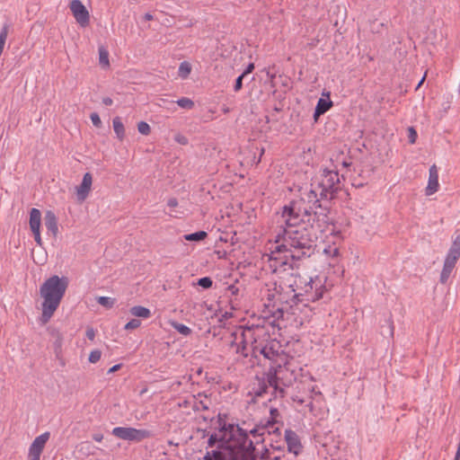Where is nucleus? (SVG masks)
I'll use <instances>...</instances> for the list:
<instances>
[{
    "mask_svg": "<svg viewBox=\"0 0 460 460\" xmlns=\"http://www.w3.org/2000/svg\"><path fill=\"white\" fill-rule=\"evenodd\" d=\"M261 441L267 442L270 449L274 451H283L285 448V442L281 438V432L279 428L268 430L266 438H262Z\"/></svg>",
    "mask_w": 460,
    "mask_h": 460,
    "instance_id": "2eb2a0df",
    "label": "nucleus"
},
{
    "mask_svg": "<svg viewBox=\"0 0 460 460\" xmlns=\"http://www.w3.org/2000/svg\"><path fill=\"white\" fill-rule=\"evenodd\" d=\"M265 256L268 257L269 267L274 273L293 270L295 262L299 261L296 258H292L291 252H288L286 248L280 247V243H276L274 248L270 249V253Z\"/></svg>",
    "mask_w": 460,
    "mask_h": 460,
    "instance_id": "6e6552de",
    "label": "nucleus"
},
{
    "mask_svg": "<svg viewBox=\"0 0 460 460\" xmlns=\"http://www.w3.org/2000/svg\"><path fill=\"white\" fill-rule=\"evenodd\" d=\"M349 165H350V163H349V162H347V161H343V162H342V166H344V167H348V166H349Z\"/></svg>",
    "mask_w": 460,
    "mask_h": 460,
    "instance_id": "13d9d810",
    "label": "nucleus"
},
{
    "mask_svg": "<svg viewBox=\"0 0 460 460\" xmlns=\"http://www.w3.org/2000/svg\"><path fill=\"white\" fill-rule=\"evenodd\" d=\"M122 365L121 364H116L114 365L113 367H111L109 370H108V374H112V373H115L116 371L119 370L121 368Z\"/></svg>",
    "mask_w": 460,
    "mask_h": 460,
    "instance_id": "603ef678",
    "label": "nucleus"
},
{
    "mask_svg": "<svg viewBox=\"0 0 460 460\" xmlns=\"http://www.w3.org/2000/svg\"><path fill=\"white\" fill-rule=\"evenodd\" d=\"M141 324L140 320L138 319H131L129 322H128L124 327L125 330H135L138 328Z\"/></svg>",
    "mask_w": 460,
    "mask_h": 460,
    "instance_id": "4c0bfd02",
    "label": "nucleus"
},
{
    "mask_svg": "<svg viewBox=\"0 0 460 460\" xmlns=\"http://www.w3.org/2000/svg\"><path fill=\"white\" fill-rule=\"evenodd\" d=\"M231 337H233L231 347H235V352L246 358L248 357L247 344L251 343L253 349V345L258 342V340H261L262 337H269V333L263 326H240L231 333Z\"/></svg>",
    "mask_w": 460,
    "mask_h": 460,
    "instance_id": "423d86ee",
    "label": "nucleus"
},
{
    "mask_svg": "<svg viewBox=\"0 0 460 460\" xmlns=\"http://www.w3.org/2000/svg\"><path fill=\"white\" fill-rule=\"evenodd\" d=\"M85 334L90 341H93L95 338V331L93 328L87 329Z\"/></svg>",
    "mask_w": 460,
    "mask_h": 460,
    "instance_id": "a18cd8bd",
    "label": "nucleus"
},
{
    "mask_svg": "<svg viewBox=\"0 0 460 460\" xmlns=\"http://www.w3.org/2000/svg\"><path fill=\"white\" fill-rule=\"evenodd\" d=\"M229 289L232 291L233 294H234L238 290L234 286H230Z\"/></svg>",
    "mask_w": 460,
    "mask_h": 460,
    "instance_id": "4d7b16f0",
    "label": "nucleus"
},
{
    "mask_svg": "<svg viewBox=\"0 0 460 460\" xmlns=\"http://www.w3.org/2000/svg\"><path fill=\"white\" fill-rule=\"evenodd\" d=\"M49 335L52 339L53 343V350L56 356V358L59 360L61 366H65V360L63 358V334L59 332V330L56 328H49L48 329Z\"/></svg>",
    "mask_w": 460,
    "mask_h": 460,
    "instance_id": "4468645a",
    "label": "nucleus"
},
{
    "mask_svg": "<svg viewBox=\"0 0 460 460\" xmlns=\"http://www.w3.org/2000/svg\"><path fill=\"white\" fill-rule=\"evenodd\" d=\"M270 429L268 425H263L261 427H256L250 431V434L253 437L254 441L250 439L253 443L254 447V456L252 457L255 460L257 457L261 459L270 458V452L268 446L263 445L262 438H265L263 436L267 433Z\"/></svg>",
    "mask_w": 460,
    "mask_h": 460,
    "instance_id": "1a4fd4ad",
    "label": "nucleus"
},
{
    "mask_svg": "<svg viewBox=\"0 0 460 460\" xmlns=\"http://www.w3.org/2000/svg\"><path fill=\"white\" fill-rule=\"evenodd\" d=\"M100 63L103 66H109V56L105 49H100Z\"/></svg>",
    "mask_w": 460,
    "mask_h": 460,
    "instance_id": "58836bf2",
    "label": "nucleus"
},
{
    "mask_svg": "<svg viewBox=\"0 0 460 460\" xmlns=\"http://www.w3.org/2000/svg\"><path fill=\"white\" fill-rule=\"evenodd\" d=\"M417 138V132L416 130L411 127L409 128V142L411 144H414Z\"/></svg>",
    "mask_w": 460,
    "mask_h": 460,
    "instance_id": "79ce46f5",
    "label": "nucleus"
},
{
    "mask_svg": "<svg viewBox=\"0 0 460 460\" xmlns=\"http://www.w3.org/2000/svg\"><path fill=\"white\" fill-rule=\"evenodd\" d=\"M460 258V234L456 236L446 256L447 261L456 263Z\"/></svg>",
    "mask_w": 460,
    "mask_h": 460,
    "instance_id": "aec40b11",
    "label": "nucleus"
},
{
    "mask_svg": "<svg viewBox=\"0 0 460 460\" xmlns=\"http://www.w3.org/2000/svg\"><path fill=\"white\" fill-rule=\"evenodd\" d=\"M315 394H319V395H321V394H321V392H319V391H318V392H316Z\"/></svg>",
    "mask_w": 460,
    "mask_h": 460,
    "instance_id": "0e129e2a",
    "label": "nucleus"
},
{
    "mask_svg": "<svg viewBox=\"0 0 460 460\" xmlns=\"http://www.w3.org/2000/svg\"><path fill=\"white\" fill-rule=\"evenodd\" d=\"M438 171L435 164L430 166L429 171V181L426 187L425 193L427 196H430L438 190Z\"/></svg>",
    "mask_w": 460,
    "mask_h": 460,
    "instance_id": "a211bd4d",
    "label": "nucleus"
},
{
    "mask_svg": "<svg viewBox=\"0 0 460 460\" xmlns=\"http://www.w3.org/2000/svg\"><path fill=\"white\" fill-rule=\"evenodd\" d=\"M213 281L209 277H203L198 280V285L205 289L212 287Z\"/></svg>",
    "mask_w": 460,
    "mask_h": 460,
    "instance_id": "c9c22d12",
    "label": "nucleus"
},
{
    "mask_svg": "<svg viewBox=\"0 0 460 460\" xmlns=\"http://www.w3.org/2000/svg\"><path fill=\"white\" fill-rule=\"evenodd\" d=\"M325 276L311 277L298 272L291 273L288 279V287L293 293V298L297 302L314 303L323 297L327 291Z\"/></svg>",
    "mask_w": 460,
    "mask_h": 460,
    "instance_id": "20e7f679",
    "label": "nucleus"
},
{
    "mask_svg": "<svg viewBox=\"0 0 460 460\" xmlns=\"http://www.w3.org/2000/svg\"><path fill=\"white\" fill-rule=\"evenodd\" d=\"M423 81H424V77L420 81L418 87L422 84Z\"/></svg>",
    "mask_w": 460,
    "mask_h": 460,
    "instance_id": "680f3d73",
    "label": "nucleus"
},
{
    "mask_svg": "<svg viewBox=\"0 0 460 460\" xmlns=\"http://www.w3.org/2000/svg\"><path fill=\"white\" fill-rule=\"evenodd\" d=\"M130 314L136 317H141L144 319H147L151 316L150 310L141 305H135L131 307Z\"/></svg>",
    "mask_w": 460,
    "mask_h": 460,
    "instance_id": "cd10ccee",
    "label": "nucleus"
},
{
    "mask_svg": "<svg viewBox=\"0 0 460 460\" xmlns=\"http://www.w3.org/2000/svg\"><path fill=\"white\" fill-rule=\"evenodd\" d=\"M281 218L286 225L305 226L316 236L328 230L330 218L324 207H309L305 199H295L283 207Z\"/></svg>",
    "mask_w": 460,
    "mask_h": 460,
    "instance_id": "f03ea898",
    "label": "nucleus"
},
{
    "mask_svg": "<svg viewBox=\"0 0 460 460\" xmlns=\"http://www.w3.org/2000/svg\"><path fill=\"white\" fill-rule=\"evenodd\" d=\"M111 433L118 438L132 442H140L153 437V433L148 429H138L132 427H116Z\"/></svg>",
    "mask_w": 460,
    "mask_h": 460,
    "instance_id": "9d476101",
    "label": "nucleus"
},
{
    "mask_svg": "<svg viewBox=\"0 0 460 460\" xmlns=\"http://www.w3.org/2000/svg\"><path fill=\"white\" fill-rule=\"evenodd\" d=\"M190 71H191V66H190V63H188L187 61H183L180 64L179 75L181 78H187L188 75H190Z\"/></svg>",
    "mask_w": 460,
    "mask_h": 460,
    "instance_id": "7c9ffc66",
    "label": "nucleus"
},
{
    "mask_svg": "<svg viewBox=\"0 0 460 460\" xmlns=\"http://www.w3.org/2000/svg\"><path fill=\"white\" fill-rule=\"evenodd\" d=\"M30 228L31 231L40 230L41 224V213L38 208H31L30 211Z\"/></svg>",
    "mask_w": 460,
    "mask_h": 460,
    "instance_id": "b1692460",
    "label": "nucleus"
},
{
    "mask_svg": "<svg viewBox=\"0 0 460 460\" xmlns=\"http://www.w3.org/2000/svg\"><path fill=\"white\" fill-rule=\"evenodd\" d=\"M456 263L451 262L449 261L445 260L444 266L440 274V282L446 283L454 270Z\"/></svg>",
    "mask_w": 460,
    "mask_h": 460,
    "instance_id": "bb28decb",
    "label": "nucleus"
},
{
    "mask_svg": "<svg viewBox=\"0 0 460 460\" xmlns=\"http://www.w3.org/2000/svg\"><path fill=\"white\" fill-rule=\"evenodd\" d=\"M280 233L276 236L275 243H280V247L291 252L292 258L299 261L309 258L314 253L316 242L319 238L314 231H309L305 226L286 225L281 219Z\"/></svg>",
    "mask_w": 460,
    "mask_h": 460,
    "instance_id": "7ed1b4c3",
    "label": "nucleus"
},
{
    "mask_svg": "<svg viewBox=\"0 0 460 460\" xmlns=\"http://www.w3.org/2000/svg\"><path fill=\"white\" fill-rule=\"evenodd\" d=\"M112 126L117 137L123 140L125 137V128L119 117H115L112 119Z\"/></svg>",
    "mask_w": 460,
    "mask_h": 460,
    "instance_id": "a878e982",
    "label": "nucleus"
},
{
    "mask_svg": "<svg viewBox=\"0 0 460 460\" xmlns=\"http://www.w3.org/2000/svg\"><path fill=\"white\" fill-rule=\"evenodd\" d=\"M143 19H144L145 21H151V20H153V19H154V16H153L151 13H146L144 15Z\"/></svg>",
    "mask_w": 460,
    "mask_h": 460,
    "instance_id": "6e6d98bb",
    "label": "nucleus"
},
{
    "mask_svg": "<svg viewBox=\"0 0 460 460\" xmlns=\"http://www.w3.org/2000/svg\"><path fill=\"white\" fill-rule=\"evenodd\" d=\"M102 103H103L104 105H106V106H111V105H112L113 101H112V99H111V98H110V97H104V98L102 99Z\"/></svg>",
    "mask_w": 460,
    "mask_h": 460,
    "instance_id": "5fc2aeb1",
    "label": "nucleus"
},
{
    "mask_svg": "<svg viewBox=\"0 0 460 460\" xmlns=\"http://www.w3.org/2000/svg\"><path fill=\"white\" fill-rule=\"evenodd\" d=\"M84 446H86V447H87V448H89V447H90V444H89L88 442L83 443V447H84Z\"/></svg>",
    "mask_w": 460,
    "mask_h": 460,
    "instance_id": "052dcab7",
    "label": "nucleus"
},
{
    "mask_svg": "<svg viewBox=\"0 0 460 460\" xmlns=\"http://www.w3.org/2000/svg\"><path fill=\"white\" fill-rule=\"evenodd\" d=\"M101 357H102V351L100 349H94V350L91 351L88 360L90 363L94 364V363H97L101 359Z\"/></svg>",
    "mask_w": 460,
    "mask_h": 460,
    "instance_id": "e433bc0d",
    "label": "nucleus"
},
{
    "mask_svg": "<svg viewBox=\"0 0 460 460\" xmlns=\"http://www.w3.org/2000/svg\"><path fill=\"white\" fill-rule=\"evenodd\" d=\"M267 339L270 338L266 337ZM253 354L257 353L263 355V357L272 362H277L279 357H280L282 350L280 343L276 340H266V343L262 344L258 340V342L253 345Z\"/></svg>",
    "mask_w": 460,
    "mask_h": 460,
    "instance_id": "9b49d317",
    "label": "nucleus"
},
{
    "mask_svg": "<svg viewBox=\"0 0 460 460\" xmlns=\"http://www.w3.org/2000/svg\"><path fill=\"white\" fill-rule=\"evenodd\" d=\"M332 106V102L328 99L320 98L314 109V117L316 119L319 116L324 114Z\"/></svg>",
    "mask_w": 460,
    "mask_h": 460,
    "instance_id": "5701e85b",
    "label": "nucleus"
},
{
    "mask_svg": "<svg viewBox=\"0 0 460 460\" xmlns=\"http://www.w3.org/2000/svg\"><path fill=\"white\" fill-rule=\"evenodd\" d=\"M299 199H305V204L309 207H323L321 205V199L319 196V190H316L315 184L314 182L311 183V190L307 192L303 193V196Z\"/></svg>",
    "mask_w": 460,
    "mask_h": 460,
    "instance_id": "6ab92c4d",
    "label": "nucleus"
},
{
    "mask_svg": "<svg viewBox=\"0 0 460 460\" xmlns=\"http://www.w3.org/2000/svg\"><path fill=\"white\" fill-rule=\"evenodd\" d=\"M224 112H228V109H224Z\"/></svg>",
    "mask_w": 460,
    "mask_h": 460,
    "instance_id": "e2e57ef3",
    "label": "nucleus"
},
{
    "mask_svg": "<svg viewBox=\"0 0 460 460\" xmlns=\"http://www.w3.org/2000/svg\"><path fill=\"white\" fill-rule=\"evenodd\" d=\"M270 417L267 420L266 425H268L270 429H275L274 424L277 423V418L279 416V412L277 408H270Z\"/></svg>",
    "mask_w": 460,
    "mask_h": 460,
    "instance_id": "c756f323",
    "label": "nucleus"
},
{
    "mask_svg": "<svg viewBox=\"0 0 460 460\" xmlns=\"http://www.w3.org/2000/svg\"><path fill=\"white\" fill-rule=\"evenodd\" d=\"M31 232H32V234L34 235V240L37 243V244L41 245L42 244V240H41V236H40V230H34V231H31Z\"/></svg>",
    "mask_w": 460,
    "mask_h": 460,
    "instance_id": "c03bdc74",
    "label": "nucleus"
},
{
    "mask_svg": "<svg viewBox=\"0 0 460 460\" xmlns=\"http://www.w3.org/2000/svg\"><path fill=\"white\" fill-rule=\"evenodd\" d=\"M284 442L288 447V452L293 453L295 456H298L301 453L302 445L299 437L294 430L286 429Z\"/></svg>",
    "mask_w": 460,
    "mask_h": 460,
    "instance_id": "dca6fc26",
    "label": "nucleus"
},
{
    "mask_svg": "<svg viewBox=\"0 0 460 460\" xmlns=\"http://www.w3.org/2000/svg\"><path fill=\"white\" fill-rule=\"evenodd\" d=\"M69 6L75 21L83 27L88 25L90 16L83 3L80 0H72Z\"/></svg>",
    "mask_w": 460,
    "mask_h": 460,
    "instance_id": "ddd939ff",
    "label": "nucleus"
},
{
    "mask_svg": "<svg viewBox=\"0 0 460 460\" xmlns=\"http://www.w3.org/2000/svg\"><path fill=\"white\" fill-rule=\"evenodd\" d=\"M308 406L310 407V411H312L314 410V405H313V403H312V402H310V403L308 404Z\"/></svg>",
    "mask_w": 460,
    "mask_h": 460,
    "instance_id": "bf43d9fd",
    "label": "nucleus"
},
{
    "mask_svg": "<svg viewBox=\"0 0 460 460\" xmlns=\"http://www.w3.org/2000/svg\"><path fill=\"white\" fill-rule=\"evenodd\" d=\"M195 408L197 410H204V411H206V410H208L209 407H208V405L207 403H205L202 401H200V402L196 403Z\"/></svg>",
    "mask_w": 460,
    "mask_h": 460,
    "instance_id": "49530a36",
    "label": "nucleus"
},
{
    "mask_svg": "<svg viewBox=\"0 0 460 460\" xmlns=\"http://www.w3.org/2000/svg\"><path fill=\"white\" fill-rule=\"evenodd\" d=\"M167 206L170 208H175L178 206V200L176 198H171L167 201Z\"/></svg>",
    "mask_w": 460,
    "mask_h": 460,
    "instance_id": "09e8293b",
    "label": "nucleus"
},
{
    "mask_svg": "<svg viewBox=\"0 0 460 460\" xmlns=\"http://www.w3.org/2000/svg\"><path fill=\"white\" fill-rule=\"evenodd\" d=\"M253 69H254V64L250 63L242 74L246 76L248 74L252 73L253 71Z\"/></svg>",
    "mask_w": 460,
    "mask_h": 460,
    "instance_id": "8fccbe9b",
    "label": "nucleus"
},
{
    "mask_svg": "<svg viewBox=\"0 0 460 460\" xmlns=\"http://www.w3.org/2000/svg\"><path fill=\"white\" fill-rule=\"evenodd\" d=\"M268 291H269V293H268V300L269 301H274L276 299L277 296H280L279 290L277 289V286L276 285H275V288H274V291L275 292L270 293V289Z\"/></svg>",
    "mask_w": 460,
    "mask_h": 460,
    "instance_id": "37998d69",
    "label": "nucleus"
},
{
    "mask_svg": "<svg viewBox=\"0 0 460 460\" xmlns=\"http://www.w3.org/2000/svg\"><path fill=\"white\" fill-rule=\"evenodd\" d=\"M245 77L244 75L241 74L235 80V84L234 85V91L239 92L243 87V79Z\"/></svg>",
    "mask_w": 460,
    "mask_h": 460,
    "instance_id": "ea45409f",
    "label": "nucleus"
},
{
    "mask_svg": "<svg viewBox=\"0 0 460 460\" xmlns=\"http://www.w3.org/2000/svg\"><path fill=\"white\" fill-rule=\"evenodd\" d=\"M208 236L207 232L198 231L195 233L185 234L183 237L186 241L190 242H199L204 240Z\"/></svg>",
    "mask_w": 460,
    "mask_h": 460,
    "instance_id": "c85d7f7f",
    "label": "nucleus"
},
{
    "mask_svg": "<svg viewBox=\"0 0 460 460\" xmlns=\"http://www.w3.org/2000/svg\"><path fill=\"white\" fill-rule=\"evenodd\" d=\"M90 119H91L93 126H95L96 128L102 127V120L100 119V116L96 112L92 113L90 115Z\"/></svg>",
    "mask_w": 460,
    "mask_h": 460,
    "instance_id": "a19ab883",
    "label": "nucleus"
},
{
    "mask_svg": "<svg viewBox=\"0 0 460 460\" xmlns=\"http://www.w3.org/2000/svg\"><path fill=\"white\" fill-rule=\"evenodd\" d=\"M181 108L191 110L194 107V102L187 97H182L175 102Z\"/></svg>",
    "mask_w": 460,
    "mask_h": 460,
    "instance_id": "2f4dec72",
    "label": "nucleus"
},
{
    "mask_svg": "<svg viewBox=\"0 0 460 460\" xmlns=\"http://www.w3.org/2000/svg\"><path fill=\"white\" fill-rule=\"evenodd\" d=\"M137 130L140 134H142L144 136H148L151 132V128L148 125V123H146L145 121H140L137 124Z\"/></svg>",
    "mask_w": 460,
    "mask_h": 460,
    "instance_id": "f704fd0d",
    "label": "nucleus"
},
{
    "mask_svg": "<svg viewBox=\"0 0 460 460\" xmlns=\"http://www.w3.org/2000/svg\"><path fill=\"white\" fill-rule=\"evenodd\" d=\"M173 328L181 334L189 336L191 333V329L185 324L175 323L172 324Z\"/></svg>",
    "mask_w": 460,
    "mask_h": 460,
    "instance_id": "72a5a7b5",
    "label": "nucleus"
},
{
    "mask_svg": "<svg viewBox=\"0 0 460 460\" xmlns=\"http://www.w3.org/2000/svg\"><path fill=\"white\" fill-rule=\"evenodd\" d=\"M67 287V278L57 275L49 278L40 286V293L43 298L41 320L44 323L50 320L59 306Z\"/></svg>",
    "mask_w": 460,
    "mask_h": 460,
    "instance_id": "39448f33",
    "label": "nucleus"
},
{
    "mask_svg": "<svg viewBox=\"0 0 460 460\" xmlns=\"http://www.w3.org/2000/svg\"><path fill=\"white\" fill-rule=\"evenodd\" d=\"M175 140L181 144V145H186L188 144V139L184 137V136H181V135H178L175 137Z\"/></svg>",
    "mask_w": 460,
    "mask_h": 460,
    "instance_id": "de8ad7c7",
    "label": "nucleus"
},
{
    "mask_svg": "<svg viewBox=\"0 0 460 460\" xmlns=\"http://www.w3.org/2000/svg\"><path fill=\"white\" fill-rule=\"evenodd\" d=\"M313 182L315 184L316 190H319V196L324 200L334 199L335 194L342 187L338 172L327 168L322 169Z\"/></svg>",
    "mask_w": 460,
    "mask_h": 460,
    "instance_id": "0eeeda50",
    "label": "nucleus"
},
{
    "mask_svg": "<svg viewBox=\"0 0 460 460\" xmlns=\"http://www.w3.org/2000/svg\"><path fill=\"white\" fill-rule=\"evenodd\" d=\"M268 384L273 389L275 397H277L278 395H279L280 397L284 396L285 389L279 386V377L277 370H275L274 373H269Z\"/></svg>",
    "mask_w": 460,
    "mask_h": 460,
    "instance_id": "4be33fe9",
    "label": "nucleus"
},
{
    "mask_svg": "<svg viewBox=\"0 0 460 460\" xmlns=\"http://www.w3.org/2000/svg\"><path fill=\"white\" fill-rule=\"evenodd\" d=\"M97 302L106 308H111L115 304V299L109 296H99Z\"/></svg>",
    "mask_w": 460,
    "mask_h": 460,
    "instance_id": "473e14b6",
    "label": "nucleus"
},
{
    "mask_svg": "<svg viewBox=\"0 0 460 460\" xmlns=\"http://www.w3.org/2000/svg\"><path fill=\"white\" fill-rule=\"evenodd\" d=\"M205 460H233L229 450L208 452L204 456Z\"/></svg>",
    "mask_w": 460,
    "mask_h": 460,
    "instance_id": "393cba45",
    "label": "nucleus"
},
{
    "mask_svg": "<svg viewBox=\"0 0 460 460\" xmlns=\"http://www.w3.org/2000/svg\"><path fill=\"white\" fill-rule=\"evenodd\" d=\"M220 435L211 434L208 439L209 452L229 450L233 460H253L254 447L248 433L238 425L224 424L219 429Z\"/></svg>",
    "mask_w": 460,
    "mask_h": 460,
    "instance_id": "f257e3e1",
    "label": "nucleus"
},
{
    "mask_svg": "<svg viewBox=\"0 0 460 460\" xmlns=\"http://www.w3.org/2000/svg\"><path fill=\"white\" fill-rule=\"evenodd\" d=\"M93 439L96 442H101L103 439V435L101 433H94L93 435Z\"/></svg>",
    "mask_w": 460,
    "mask_h": 460,
    "instance_id": "864d4df0",
    "label": "nucleus"
},
{
    "mask_svg": "<svg viewBox=\"0 0 460 460\" xmlns=\"http://www.w3.org/2000/svg\"><path fill=\"white\" fill-rule=\"evenodd\" d=\"M45 226L49 233H51L53 236H56L58 232V219L54 212L49 210L45 215Z\"/></svg>",
    "mask_w": 460,
    "mask_h": 460,
    "instance_id": "412c9836",
    "label": "nucleus"
},
{
    "mask_svg": "<svg viewBox=\"0 0 460 460\" xmlns=\"http://www.w3.org/2000/svg\"><path fill=\"white\" fill-rule=\"evenodd\" d=\"M93 183V176L90 172H86L83 176L82 182L76 187V196L78 200L84 201L89 195Z\"/></svg>",
    "mask_w": 460,
    "mask_h": 460,
    "instance_id": "f3484780",
    "label": "nucleus"
},
{
    "mask_svg": "<svg viewBox=\"0 0 460 460\" xmlns=\"http://www.w3.org/2000/svg\"><path fill=\"white\" fill-rule=\"evenodd\" d=\"M50 433L46 431L41 435L35 438L29 447L28 458L29 460H40V456L46 446V443L49 439Z\"/></svg>",
    "mask_w": 460,
    "mask_h": 460,
    "instance_id": "f8f14e48",
    "label": "nucleus"
},
{
    "mask_svg": "<svg viewBox=\"0 0 460 460\" xmlns=\"http://www.w3.org/2000/svg\"><path fill=\"white\" fill-rule=\"evenodd\" d=\"M267 388H268V387H267V385H261V386L259 388V390L255 392V394H256L257 396H261L263 394H265V393H266Z\"/></svg>",
    "mask_w": 460,
    "mask_h": 460,
    "instance_id": "3c124183",
    "label": "nucleus"
}]
</instances>
